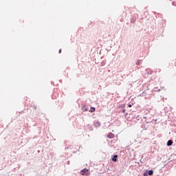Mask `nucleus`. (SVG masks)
<instances>
[{"label": "nucleus", "mask_w": 176, "mask_h": 176, "mask_svg": "<svg viewBox=\"0 0 176 176\" xmlns=\"http://www.w3.org/2000/svg\"><path fill=\"white\" fill-rule=\"evenodd\" d=\"M61 53V50H59V54H60Z\"/></svg>", "instance_id": "9b49d317"}, {"label": "nucleus", "mask_w": 176, "mask_h": 176, "mask_svg": "<svg viewBox=\"0 0 176 176\" xmlns=\"http://www.w3.org/2000/svg\"><path fill=\"white\" fill-rule=\"evenodd\" d=\"M143 175H144V176H148V173L145 172V173L143 174Z\"/></svg>", "instance_id": "1a4fd4ad"}, {"label": "nucleus", "mask_w": 176, "mask_h": 176, "mask_svg": "<svg viewBox=\"0 0 176 176\" xmlns=\"http://www.w3.org/2000/svg\"><path fill=\"white\" fill-rule=\"evenodd\" d=\"M96 111V108L94 107H91L89 109V112H95Z\"/></svg>", "instance_id": "423d86ee"}, {"label": "nucleus", "mask_w": 176, "mask_h": 176, "mask_svg": "<svg viewBox=\"0 0 176 176\" xmlns=\"http://www.w3.org/2000/svg\"><path fill=\"white\" fill-rule=\"evenodd\" d=\"M87 111V109L84 110V111Z\"/></svg>", "instance_id": "f8f14e48"}, {"label": "nucleus", "mask_w": 176, "mask_h": 176, "mask_svg": "<svg viewBox=\"0 0 176 176\" xmlns=\"http://www.w3.org/2000/svg\"><path fill=\"white\" fill-rule=\"evenodd\" d=\"M107 138H110V139L115 138V135H113V133H110L107 135Z\"/></svg>", "instance_id": "f03ea898"}, {"label": "nucleus", "mask_w": 176, "mask_h": 176, "mask_svg": "<svg viewBox=\"0 0 176 176\" xmlns=\"http://www.w3.org/2000/svg\"><path fill=\"white\" fill-rule=\"evenodd\" d=\"M95 127H100L101 126V123L100 122H94Z\"/></svg>", "instance_id": "7ed1b4c3"}, {"label": "nucleus", "mask_w": 176, "mask_h": 176, "mask_svg": "<svg viewBox=\"0 0 176 176\" xmlns=\"http://www.w3.org/2000/svg\"><path fill=\"white\" fill-rule=\"evenodd\" d=\"M117 157H118V155H115L112 158V161L114 162L115 163L116 162H118V159H116Z\"/></svg>", "instance_id": "20e7f679"}, {"label": "nucleus", "mask_w": 176, "mask_h": 176, "mask_svg": "<svg viewBox=\"0 0 176 176\" xmlns=\"http://www.w3.org/2000/svg\"><path fill=\"white\" fill-rule=\"evenodd\" d=\"M132 105L131 104H129V107L131 108Z\"/></svg>", "instance_id": "9d476101"}, {"label": "nucleus", "mask_w": 176, "mask_h": 176, "mask_svg": "<svg viewBox=\"0 0 176 176\" xmlns=\"http://www.w3.org/2000/svg\"><path fill=\"white\" fill-rule=\"evenodd\" d=\"M80 174L81 175L89 176L90 175V171L87 168H84L80 171Z\"/></svg>", "instance_id": "f257e3e1"}, {"label": "nucleus", "mask_w": 176, "mask_h": 176, "mask_svg": "<svg viewBox=\"0 0 176 176\" xmlns=\"http://www.w3.org/2000/svg\"><path fill=\"white\" fill-rule=\"evenodd\" d=\"M171 145H173V140H168L167 142V146H171Z\"/></svg>", "instance_id": "39448f33"}, {"label": "nucleus", "mask_w": 176, "mask_h": 176, "mask_svg": "<svg viewBox=\"0 0 176 176\" xmlns=\"http://www.w3.org/2000/svg\"><path fill=\"white\" fill-rule=\"evenodd\" d=\"M171 64L173 67H176V60L172 61Z\"/></svg>", "instance_id": "6e6552de"}, {"label": "nucleus", "mask_w": 176, "mask_h": 176, "mask_svg": "<svg viewBox=\"0 0 176 176\" xmlns=\"http://www.w3.org/2000/svg\"><path fill=\"white\" fill-rule=\"evenodd\" d=\"M148 175H153V170H148Z\"/></svg>", "instance_id": "0eeeda50"}]
</instances>
